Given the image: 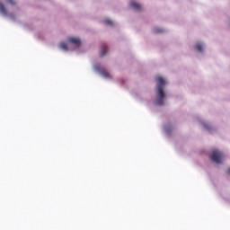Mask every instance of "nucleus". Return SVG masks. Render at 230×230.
I'll list each match as a JSON object with an SVG mask.
<instances>
[{
	"label": "nucleus",
	"instance_id": "obj_1",
	"mask_svg": "<svg viewBox=\"0 0 230 230\" xmlns=\"http://www.w3.org/2000/svg\"><path fill=\"white\" fill-rule=\"evenodd\" d=\"M166 82L162 76L156 77V104L164 105V85Z\"/></svg>",
	"mask_w": 230,
	"mask_h": 230
},
{
	"label": "nucleus",
	"instance_id": "obj_2",
	"mask_svg": "<svg viewBox=\"0 0 230 230\" xmlns=\"http://www.w3.org/2000/svg\"><path fill=\"white\" fill-rule=\"evenodd\" d=\"M211 161L214 163H217V164H222V161L224 160V154L218 150H214L212 152V155H210Z\"/></svg>",
	"mask_w": 230,
	"mask_h": 230
},
{
	"label": "nucleus",
	"instance_id": "obj_3",
	"mask_svg": "<svg viewBox=\"0 0 230 230\" xmlns=\"http://www.w3.org/2000/svg\"><path fill=\"white\" fill-rule=\"evenodd\" d=\"M68 42H70V44H74V46H76V48L82 44V41L78 38H69Z\"/></svg>",
	"mask_w": 230,
	"mask_h": 230
},
{
	"label": "nucleus",
	"instance_id": "obj_4",
	"mask_svg": "<svg viewBox=\"0 0 230 230\" xmlns=\"http://www.w3.org/2000/svg\"><path fill=\"white\" fill-rule=\"evenodd\" d=\"M130 6L133 8V10H136L137 12H139V10H141V5L136 2H131Z\"/></svg>",
	"mask_w": 230,
	"mask_h": 230
},
{
	"label": "nucleus",
	"instance_id": "obj_5",
	"mask_svg": "<svg viewBox=\"0 0 230 230\" xmlns=\"http://www.w3.org/2000/svg\"><path fill=\"white\" fill-rule=\"evenodd\" d=\"M107 51H108L107 45L102 44V49H101V52H100V56L101 57H105V55L107 54Z\"/></svg>",
	"mask_w": 230,
	"mask_h": 230
},
{
	"label": "nucleus",
	"instance_id": "obj_6",
	"mask_svg": "<svg viewBox=\"0 0 230 230\" xmlns=\"http://www.w3.org/2000/svg\"><path fill=\"white\" fill-rule=\"evenodd\" d=\"M0 12L3 13V15H8V11H6V8L4 7V4L0 2Z\"/></svg>",
	"mask_w": 230,
	"mask_h": 230
},
{
	"label": "nucleus",
	"instance_id": "obj_7",
	"mask_svg": "<svg viewBox=\"0 0 230 230\" xmlns=\"http://www.w3.org/2000/svg\"><path fill=\"white\" fill-rule=\"evenodd\" d=\"M101 75L104 77V78H111V74L109 72H107V70L105 69H101L100 70Z\"/></svg>",
	"mask_w": 230,
	"mask_h": 230
},
{
	"label": "nucleus",
	"instance_id": "obj_8",
	"mask_svg": "<svg viewBox=\"0 0 230 230\" xmlns=\"http://www.w3.org/2000/svg\"><path fill=\"white\" fill-rule=\"evenodd\" d=\"M59 48H60L61 49H63L64 51H67V44H66L65 42H61V43L59 44Z\"/></svg>",
	"mask_w": 230,
	"mask_h": 230
},
{
	"label": "nucleus",
	"instance_id": "obj_9",
	"mask_svg": "<svg viewBox=\"0 0 230 230\" xmlns=\"http://www.w3.org/2000/svg\"><path fill=\"white\" fill-rule=\"evenodd\" d=\"M196 49H197L198 51H199L200 53H202V50H203V46H202V44H201V43H197V44H196Z\"/></svg>",
	"mask_w": 230,
	"mask_h": 230
},
{
	"label": "nucleus",
	"instance_id": "obj_10",
	"mask_svg": "<svg viewBox=\"0 0 230 230\" xmlns=\"http://www.w3.org/2000/svg\"><path fill=\"white\" fill-rule=\"evenodd\" d=\"M105 24H108L109 26H112V21L107 19L104 21Z\"/></svg>",
	"mask_w": 230,
	"mask_h": 230
},
{
	"label": "nucleus",
	"instance_id": "obj_11",
	"mask_svg": "<svg viewBox=\"0 0 230 230\" xmlns=\"http://www.w3.org/2000/svg\"><path fill=\"white\" fill-rule=\"evenodd\" d=\"M5 2L13 5L16 4V3L13 0H5Z\"/></svg>",
	"mask_w": 230,
	"mask_h": 230
},
{
	"label": "nucleus",
	"instance_id": "obj_12",
	"mask_svg": "<svg viewBox=\"0 0 230 230\" xmlns=\"http://www.w3.org/2000/svg\"><path fill=\"white\" fill-rule=\"evenodd\" d=\"M155 33H163V30L159 29V28H155Z\"/></svg>",
	"mask_w": 230,
	"mask_h": 230
},
{
	"label": "nucleus",
	"instance_id": "obj_13",
	"mask_svg": "<svg viewBox=\"0 0 230 230\" xmlns=\"http://www.w3.org/2000/svg\"><path fill=\"white\" fill-rule=\"evenodd\" d=\"M9 15H10V17H13V19H14L13 14H9Z\"/></svg>",
	"mask_w": 230,
	"mask_h": 230
},
{
	"label": "nucleus",
	"instance_id": "obj_14",
	"mask_svg": "<svg viewBox=\"0 0 230 230\" xmlns=\"http://www.w3.org/2000/svg\"><path fill=\"white\" fill-rule=\"evenodd\" d=\"M227 172L230 174V168H228Z\"/></svg>",
	"mask_w": 230,
	"mask_h": 230
},
{
	"label": "nucleus",
	"instance_id": "obj_15",
	"mask_svg": "<svg viewBox=\"0 0 230 230\" xmlns=\"http://www.w3.org/2000/svg\"><path fill=\"white\" fill-rule=\"evenodd\" d=\"M205 127H206V128L209 129V127H208V126H205Z\"/></svg>",
	"mask_w": 230,
	"mask_h": 230
}]
</instances>
